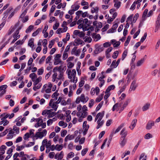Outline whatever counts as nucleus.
Returning <instances> with one entry per match:
<instances>
[{
	"instance_id": "1",
	"label": "nucleus",
	"mask_w": 160,
	"mask_h": 160,
	"mask_svg": "<svg viewBox=\"0 0 160 160\" xmlns=\"http://www.w3.org/2000/svg\"><path fill=\"white\" fill-rule=\"evenodd\" d=\"M67 72H68V77L69 79H70L71 82H72L75 84L73 85V89H75L76 87V85L75 83L78 81L77 78L76 77V72L75 69L72 70V71L70 70H67Z\"/></svg>"
},
{
	"instance_id": "2",
	"label": "nucleus",
	"mask_w": 160,
	"mask_h": 160,
	"mask_svg": "<svg viewBox=\"0 0 160 160\" xmlns=\"http://www.w3.org/2000/svg\"><path fill=\"white\" fill-rule=\"evenodd\" d=\"M60 69V67H56L53 69L52 72L54 73L52 75V82H55V79L58 76V73L56 72L57 71L59 72V70Z\"/></svg>"
},
{
	"instance_id": "3",
	"label": "nucleus",
	"mask_w": 160,
	"mask_h": 160,
	"mask_svg": "<svg viewBox=\"0 0 160 160\" xmlns=\"http://www.w3.org/2000/svg\"><path fill=\"white\" fill-rule=\"evenodd\" d=\"M47 133V131L46 129H44L42 132H37L34 137H37L42 138L43 137L45 136Z\"/></svg>"
},
{
	"instance_id": "4",
	"label": "nucleus",
	"mask_w": 160,
	"mask_h": 160,
	"mask_svg": "<svg viewBox=\"0 0 160 160\" xmlns=\"http://www.w3.org/2000/svg\"><path fill=\"white\" fill-rule=\"evenodd\" d=\"M49 106L51 107L53 110L56 111L58 107V105L57 104L55 103V102H53V100L52 99H51L50 100Z\"/></svg>"
},
{
	"instance_id": "5",
	"label": "nucleus",
	"mask_w": 160,
	"mask_h": 160,
	"mask_svg": "<svg viewBox=\"0 0 160 160\" xmlns=\"http://www.w3.org/2000/svg\"><path fill=\"white\" fill-rule=\"evenodd\" d=\"M61 56V54H57L54 58L55 61L54 62V64L55 65H57L59 63H61L62 61L60 60V58Z\"/></svg>"
},
{
	"instance_id": "6",
	"label": "nucleus",
	"mask_w": 160,
	"mask_h": 160,
	"mask_svg": "<svg viewBox=\"0 0 160 160\" xmlns=\"http://www.w3.org/2000/svg\"><path fill=\"white\" fill-rule=\"evenodd\" d=\"M160 28V14L158 16L156 21L155 32H157Z\"/></svg>"
},
{
	"instance_id": "7",
	"label": "nucleus",
	"mask_w": 160,
	"mask_h": 160,
	"mask_svg": "<svg viewBox=\"0 0 160 160\" xmlns=\"http://www.w3.org/2000/svg\"><path fill=\"white\" fill-rule=\"evenodd\" d=\"M104 48L102 45L98 46L95 49L94 53L96 54H98L103 50Z\"/></svg>"
},
{
	"instance_id": "8",
	"label": "nucleus",
	"mask_w": 160,
	"mask_h": 160,
	"mask_svg": "<svg viewBox=\"0 0 160 160\" xmlns=\"http://www.w3.org/2000/svg\"><path fill=\"white\" fill-rule=\"evenodd\" d=\"M80 97L81 99V102L84 103H86L88 101L89 99L88 97H85L84 94L83 93L81 94Z\"/></svg>"
},
{
	"instance_id": "9",
	"label": "nucleus",
	"mask_w": 160,
	"mask_h": 160,
	"mask_svg": "<svg viewBox=\"0 0 160 160\" xmlns=\"http://www.w3.org/2000/svg\"><path fill=\"white\" fill-rule=\"evenodd\" d=\"M127 142V139L126 138H123L122 137H121L120 139L119 143L122 147H123L125 146Z\"/></svg>"
},
{
	"instance_id": "10",
	"label": "nucleus",
	"mask_w": 160,
	"mask_h": 160,
	"mask_svg": "<svg viewBox=\"0 0 160 160\" xmlns=\"http://www.w3.org/2000/svg\"><path fill=\"white\" fill-rule=\"evenodd\" d=\"M128 131L126 130L125 128H123L120 132V134L121 135V137L123 138H126L128 134Z\"/></svg>"
},
{
	"instance_id": "11",
	"label": "nucleus",
	"mask_w": 160,
	"mask_h": 160,
	"mask_svg": "<svg viewBox=\"0 0 160 160\" xmlns=\"http://www.w3.org/2000/svg\"><path fill=\"white\" fill-rule=\"evenodd\" d=\"M137 87V85L136 83V82L134 80L132 82L131 85L129 90H131V91H134Z\"/></svg>"
},
{
	"instance_id": "12",
	"label": "nucleus",
	"mask_w": 160,
	"mask_h": 160,
	"mask_svg": "<svg viewBox=\"0 0 160 160\" xmlns=\"http://www.w3.org/2000/svg\"><path fill=\"white\" fill-rule=\"evenodd\" d=\"M154 124V122L153 121H149L147 123L146 128L147 129L150 130Z\"/></svg>"
},
{
	"instance_id": "13",
	"label": "nucleus",
	"mask_w": 160,
	"mask_h": 160,
	"mask_svg": "<svg viewBox=\"0 0 160 160\" xmlns=\"http://www.w3.org/2000/svg\"><path fill=\"white\" fill-rule=\"evenodd\" d=\"M137 122V119H134L132 120L131 122V125L129 126L131 130H133L135 127Z\"/></svg>"
},
{
	"instance_id": "14",
	"label": "nucleus",
	"mask_w": 160,
	"mask_h": 160,
	"mask_svg": "<svg viewBox=\"0 0 160 160\" xmlns=\"http://www.w3.org/2000/svg\"><path fill=\"white\" fill-rule=\"evenodd\" d=\"M104 111H103L101 112H99L96 115L97 116H98V122L99 121H101L103 117L104 116Z\"/></svg>"
},
{
	"instance_id": "15",
	"label": "nucleus",
	"mask_w": 160,
	"mask_h": 160,
	"mask_svg": "<svg viewBox=\"0 0 160 160\" xmlns=\"http://www.w3.org/2000/svg\"><path fill=\"white\" fill-rule=\"evenodd\" d=\"M75 136L74 135H68L65 138L64 140L65 142H67L68 140H71L74 139Z\"/></svg>"
},
{
	"instance_id": "16",
	"label": "nucleus",
	"mask_w": 160,
	"mask_h": 160,
	"mask_svg": "<svg viewBox=\"0 0 160 160\" xmlns=\"http://www.w3.org/2000/svg\"><path fill=\"white\" fill-rule=\"evenodd\" d=\"M150 104L149 103H147L145 104L142 107V110L143 111H145L148 110L149 108Z\"/></svg>"
},
{
	"instance_id": "17",
	"label": "nucleus",
	"mask_w": 160,
	"mask_h": 160,
	"mask_svg": "<svg viewBox=\"0 0 160 160\" xmlns=\"http://www.w3.org/2000/svg\"><path fill=\"white\" fill-rule=\"evenodd\" d=\"M12 9V8L10 9H7L6 11L5 12H4V15L2 18V19H3V20H5L7 18L8 15V13L10 12Z\"/></svg>"
},
{
	"instance_id": "18",
	"label": "nucleus",
	"mask_w": 160,
	"mask_h": 160,
	"mask_svg": "<svg viewBox=\"0 0 160 160\" xmlns=\"http://www.w3.org/2000/svg\"><path fill=\"white\" fill-rule=\"evenodd\" d=\"M115 88V86L114 85H112L109 86L106 91L105 93L109 92L111 90L114 89Z\"/></svg>"
},
{
	"instance_id": "19",
	"label": "nucleus",
	"mask_w": 160,
	"mask_h": 160,
	"mask_svg": "<svg viewBox=\"0 0 160 160\" xmlns=\"http://www.w3.org/2000/svg\"><path fill=\"white\" fill-rule=\"evenodd\" d=\"M145 59L144 58H142L140 60L138 61L136 64V66L139 67L145 61Z\"/></svg>"
},
{
	"instance_id": "20",
	"label": "nucleus",
	"mask_w": 160,
	"mask_h": 160,
	"mask_svg": "<svg viewBox=\"0 0 160 160\" xmlns=\"http://www.w3.org/2000/svg\"><path fill=\"white\" fill-rule=\"evenodd\" d=\"M42 80V77L41 76L39 77L35 80H34V82L33 83L34 85H37Z\"/></svg>"
},
{
	"instance_id": "21",
	"label": "nucleus",
	"mask_w": 160,
	"mask_h": 160,
	"mask_svg": "<svg viewBox=\"0 0 160 160\" xmlns=\"http://www.w3.org/2000/svg\"><path fill=\"white\" fill-rule=\"evenodd\" d=\"M19 33L18 30H16L15 32L13 33V37L14 38H16L18 39L20 37V35H18Z\"/></svg>"
},
{
	"instance_id": "22",
	"label": "nucleus",
	"mask_w": 160,
	"mask_h": 160,
	"mask_svg": "<svg viewBox=\"0 0 160 160\" xmlns=\"http://www.w3.org/2000/svg\"><path fill=\"white\" fill-rule=\"evenodd\" d=\"M97 122L98 125L96 127V128L98 129L103 125L104 123V121L103 120H102V121H99L98 122V120Z\"/></svg>"
},
{
	"instance_id": "23",
	"label": "nucleus",
	"mask_w": 160,
	"mask_h": 160,
	"mask_svg": "<svg viewBox=\"0 0 160 160\" xmlns=\"http://www.w3.org/2000/svg\"><path fill=\"white\" fill-rule=\"evenodd\" d=\"M33 41L34 39L33 38H31L29 41L28 45L31 48H32L34 46Z\"/></svg>"
},
{
	"instance_id": "24",
	"label": "nucleus",
	"mask_w": 160,
	"mask_h": 160,
	"mask_svg": "<svg viewBox=\"0 0 160 160\" xmlns=\"http://www.w3.org/2000/svg\"><path fill=\"white\" fill-rule=\"evenodd\" d=\"M49 110H50V111L49 112V113L48 114L49 118H52L56 115V112H52V109H50Z\"/></svg>"
},
{
	"instance_id": "25",
	"label": "nucleus",
	"mask_w": 160,
	"mask_h": 160,
	"mask_svg": "<svg viewBox=\"0 0 160 160\" xmlns=\"http://www.w3.org/2000/svg\"><path fill=\"white\" fill-rule=\"evenodd\" d=\"M131 100L130 99H128L125 101L123 104L122 107L121 108L122 110H123L125 108L129 103L130 102Z\"/></svg>"
},
{
	"instance_id": "26",
	"label": "nucleus",
	"mask_w": 160,
	"mask_h": 160,
	"mask_svg": "<svg viewBox=\"0 0 160 160\" xmlns=\"http://www.w3.org/2000/svg\"><path fill=\"white\" fill-rule=\"evenodd\" d=\"M33 26L32 25H30L27 29L25 32L27 33H30L31 32L32 30L33 29Z\"/></svg>"
},
{
	"instance_id": "27",
	"label": "nucleus",
	"mask_w": 160,
	"mask_h": 160,
	"mask_svg": "<svg viewBox=\"0 0 160 160\" xmlns=\"http://www.w3.org/2000/svg\"><path fill=\"white\" fill-rule=\"evenodd\" d=\"M58 125L60 126L63 127V128H65L67 126V124L62 121H60L58 123Z\"/></svg>"
},
{
	"instance_id": "28",
	"label": "nucleus",
	"mask_w": 160,
	"mask_h": 160,
	"mask_svg": "<svg viewBox=\"0 0 160 160\" xmlns=\"http://www.w3.org/2000/svg\"><path fill=\"white\" fill-rule=\"evenodd\" d=\"M124 124L122 123L119 126L117 129H116L115 131L114 132V134H115L116 133L119 132L121 129L123 127Z\"/></svg>"
},
{
	"instance_id": "29",
	"label": "nucleus",
	"mask_w": 160,
	"mask_h": 160,
	"mask_svg": "<svg viewBox=\"0 0 160 160\" xmlns=\"http://www.w3.org/2000/svg\"><path fill=\"white\" fill-rule=\"evenodd\" d=\"M41 30V29L38 28L32 34V36L33 37L36 36L40 32Z\"/></svg>"
},
{
	"instance_id": "30",
	"label": "nucleus",
	"mask_w": 160,
	"mask_h": 160,
	"mask_svg": "<svg viewBox=\"0 0 160 160\" xmlns=\"http://www.w3.org/2000/svg\"><path fill=\"white\" fill-rule=\"evenodd\" d=\"M29 77L31 78L32 81H34V79L37 78V76L35 73H33L30 74Z\"/></svg>"
},
{
	"instance_id": "31",
	"label": "nucleus",
	"mask_w": 160,
	"mask_h": 160,
	"mask_svg": "<svg viewBox=\"0 0 160 160\" xmlns=\"http://www.w3.org/2000/svg\"><path fill=\"white\" fill-rule=\"evenodd\" d=\"M74 42H75L78 45H79V44H82L83 41L80 40L79 38H77Z\"/></svg>"
},
{
	"instance_id": "32",
	"label": "nucleus",
	"mask_w": 160,
	"mask_h": 160,
	"mask_svg": "<svg viewBox=\"0 0 160 160\" xmlns=\"http://www.w3.org/2000/svg\"><path fill=\"white\" fill-rule=\"evenodd\" d=\"M104 94H102L100 95L98 97L96 98V101L97 102H100L103 98V95Z\"/></svg>"
},
{
	"instance_id": "33",
	"label": "nucleus",
	"mask_w": 160,
	"mask_h": 160,
	"mask_svg": "<svg viewBox=\"0 0 160 160\" xmlns=\"http://www.w3.org/2000/svg\"><path fill=\"white\" fill-rule=\"evenodd\" d=\"M79 7L80 6L79 5H73L72 6L71 8L75 11L78 10Z\"/></svg>"
},
{
	"instance_id": "34",
	"label": "nucleus",
	"mask_w": 160,
	"mask_h": 160,
	"mask_svg": "<svg viewBox=\"0 0 160 160\" xmlns=\"http://www.w3.org/2000/svg\"><path fill=\"white\" fill-rule=\"evenodd\" d=\"M87 121H85L84 122L83 124V129H87L88 130L89 128V125H87Z\"/></svg>"
},
{
	"instance_id": "35",
	"label": "nucleus",
	"mask_w": 160,
	"mask_h": 160,
	"mask_svg": "<svg viewBox=\"0 0 160 160\" xmlns=\"http://www.w3.org/2000/svg\"><path fill=\"white\" fill-rule=\"evenodd\" d=\"M121 2H120L116 1L114 4V7L116 8L117 9H118L120 6Z\"/></svg>"
},
{
	"instance_id": "36",
	"label": "nucleus",
	"mask_w": 160,
	"mask_h": 160,
	"mask_svg": "<svg viewBox=\"0 0 160 160\" xmlns=\"http://www.w3.org/2000/svg\"><path fill=\"white\" fill-rule=\"evenodd\" d=\"M127 53L128 51L127 50L124 51L123 52L121 58L122 60H124V59L127 56Z\"/></svg>"
},
{
	"instance_id": "37",
	"label": "nucleus",
	"mask_w": 160,
	"mask_h": 160,
	"mask_svg": "<svg viewBox=\"0 0 160 160\" xmlns=\"http://www.w3.org/2000/svg\"><path fill=\"white\" fill-rule=\"evenodd\" d=\"M131 37L130 36H128L127 39L126 40V41L124 45L125 46H127L128 45L130 40L131 39Z\"/></svg>"
},
{
	"instance_id": "38",
	"label": "nucleus",
	"mask_w": 160,
	"mask_h": 160,
	"mask_svg": "<svg viewBox=\"0 0 160 160\" xmlns=\"http://www.w3.org/2000/svg\"><path fill=\"white\" fill-rule=\"evenodd\" d=\"M99 8L98 7H96L95 8H92L91 9V12L92 13H94L96 12V13H98Z\"/></svg>"
},
{
	"instance_id": "39",
	"label": "nucleus",
	"mask_w": 160,
	"mask_h": 160,
	"mask_svg": "<svg viewBox=\"0 0 160 160\" xmlns=\"http://www.w3.org/2000/svg\"><path fill=\"white\" fill-rule=\"evenodd\" d=\"M83 23L84 24V25L83 24H82V25L81 27H82V28L83 27H85L86 26H87V24L88 22V19L87 18H85L84 19L83 21Z\"/></svg>"
},
{
	"instance_id": "40",
	"label": "nucleus",
	"mask_w": 160,
	"mask_h": 160,
	"mask_svg": "<svg viewBox=\"0 0 160 160\" xmlns=\"http://www.w3.org/2000/svg\"><path fill=\"white\" fill-rule=\"evenodd\" d=\"M33 88L34 91H36L37 89H39L42 86V84L41 83H39L37 86L36 85H34Z\"/></svg>"
},
{
	"instance_id": "41",
	"label": "nucleus",
	"mask_w": 160,
	"mask_h": 160,
	"mask_svg": "<svg viewBox=\"0 0 160 160\" xmlns=\"http://www.w3.org/2000/svg\"><path fill=\"white\" fill-rule=\"evenodd\" d=\"M103 101L101 102L97 106L96 109V112L98 111L102 107L103 105Z\"/></svg>"
},
{
	"instance_id": "42",
	"label": "nucleus",
	"mask_w": 160,
	"mask_h": 160,
	"mask_svg": "<svg viewBox=\"0 0 160 160\" xmlns=\"http://www.w3.org/2000/svg\"><path fill=\"white\" fill-rule=\"evenodd\" d=\"M13 129L17 134H18L19 132V128L17 127L15 125L13 126Z\"/></svg>"
},
{
	"instance_id": "43",
	"label": "nucleus",
	"mask_w": 160,
	"mask_h": 160,
	"mask_svg": "<svg viewBox=\"0 0 160 160\" xmlns=\"http://www.w3.org/2000/svg\"><path fill=\"white\" fill-rule=\"evenodd\" d=\"M92 23V22L90 21H88V23L87 26H86L85 27L83 28V31L88 30L89 29L88 28V27L89 26L90 24Z\"/></svg>"
},
{
	"instance_id": "44",
	"label": "nucleus",
	"mask_w": 160,
	"mask_h": 160,
	"mask_svg": "<svg viewBox=\"0 0 160 160\" xmlns=\"http://www.w3.org/2000/svg\"><path fill=\"white\" fill-rule=\"evenodd\" d=\"M63 152L62 151L60 152V153L58 156V160H61V159L63 158Z\"/></svg>"
},
{
	"instance_id": "45",
	"label": "nucleus",
	"mask_w": 160,
	"mask_h": 160,
	"mask_svg": "<svg viewBox=\"0 0 160 160\" xmlns=\"http://www.w3.org/2000/svg\"><path fill=\"white\" fill-rule=\"evenodd\" d=\"M62 148L63 147L62 145H58V144H57L56 145V149L58 151L61 150L62 149Z\"/></svg>"
},
{
	"instance_id": "46",
	"label": "nucleus",
	"mask_w": 160,
	"mask_h": 160,
	"mask_svg": "<svg viewBox=\"0 0 160 160\" xmlns=\"http://www.w3.org/2000/svg\"><path fill=\"white\" fill-rule=\"evenodd\" d=\"M14 30V28L12 27H11L10 29H9L8 31L7 35H10Z\"/></svg>"
},
{
	"instance_id": "47",
	"label": "nucleus",
	"mask_w": 160,
	"mask_h": 160,
	"mask_svg": "<svg viewBox=\"0 0 160 160\" xmlns=\"http://www.w3.org/2000/svg\"><path fill=\"white\" fill-rule=\"evenodd\" d=\"M74 155V154L73 152H71L69 153L67 155V159H68V158H71L73 157Z\"/></svg>"
},
{
	"instance_id": "48",
	"label": "nucleus",
	"mask_w": 160,
	"mask_h": 160,
	"mask_svg": "<svg viewBox=\"0 0 160 160\" xmlns=\"http://www.w3.org/2000/svg\"><path fill=\"white\" fill-rule=\"evenodd\" d=\"M147 36V33L145 32L144 33L143 36L141 38L140 42H143L146 38Z\"/></svg>"
},
{
	"instance_id": "49",
	"label": "nucleus",
	"mask_w": 160,
	"mask_h": 160,
	"mask_svg": "<svg viewBox=\"0 0 160 160\" xmlns=\"http://www.w3.org/2000/svg\"><path fill=\"white\" fill-rule=\"evenodd\" d=\"M88 150V148H85L83 149L81 152V154L82 156H84Z\"/></svg>"
},
{
	"instance_id": "50",
	"label": "nucleus",
	"mask_w": 160,
	"mask_h": 160,
	"mask_svg": "<svg viewBox=\"0 0 160 160\" xmlns=\"http://www.w3.org/2000/svg\"><path fill=\"white\" fill-rule=\"evenodd\" d=\"M7 87L8 86L6 85H4L1 86H0V92L1 91L4 90H6Z\"/></svg>"
},
{
	"instance_id": "51",
	"label": "nucleus",
	"mask_w": 160,
	"mask_h": 160,
	"mask_svg": "<svg viewBox=\"0 0 160 160\" xmlns=\"http://www.w3.org/2000/svg\"><path fill=\"white\" fill-rule=\"evenodd\" d=\"M29 156L28 154H25V155L21 158V160H28L29 158Z\"/></svg>"
},
{
	"instance_id": "52",
	"label": "nucleus",
	"mask_w": 160,
	"mask_h": 160,
	"mask_svg": "<svg viewBox=\"0 0 160 160\" xmlns=\"http://www.w3.org/2000/svg\"><path fill=\"white\" fill-rule=\"evenodd\" d=\"M59 67H60V69L59 70V72H62V73H63L66 69L67 68L66 66L62 68V66H60Z\"/></svg>"
},
{
	"instance_id": "53",
	"label": "nucleus",
	"mask_w": 160,
	"mask_h": 160,
	"mask_svg": "<svg viewBox=\"0 0 160 160\" xmlns=\"http://www.w3.org/2000/svg\"><path fill=\"white\" fill-rule=\"evenodd\" d=\"M147 156H145L144 153H142L139 158V160H141L142 158V160H146Z\"/></svg>"
},
{
	"instance_id": "54",
	"label": "nucleus",
	"mask_w": 160,
	"mask_h": 160,
	"mask_svg": "<svg viewBox=\"0 0 160 160\" xmlns=\"http://www.w3.org/2000/svg\"><path fill=\"white\" fill-rule=\"evenodd\" d=\"M44 72L43 69L42 68H40L38 69V75H41Z\"/></svg>"
},
{
	"instance_id": "55",
	"label": "nucleus",
	"mask_w": 160,
	"mask_h": 160,
	"mask_svg": "<svg viewBox=\"0 0 160 160\" xmlns=\"http://www.w3.org/2000/svg\"><path fill=\"white\" fill-rule=\"evenodd\" d=\"M139 17V14L138 13L136 14L134 16L133 18V20H132V22L133 23H135L136 20H137V18Z\"/></svg>"
},
{
	"instance_id": "56",
	"label": "nucleus",
	"mask_w": 160,
	"mask_h": 160,
	"mask_svg": "<svg viewBox=\"0 0 160 160\" xmlns=\"http://www.w3.org/2000/svg\"><path fill=\"white\" fill-rule=\"evenodd\" d=\"M152 135L151 134L148 133L145 135L144 138L145 139H148L152 138Z\"/></svg>"
},
{
	"instance_id": "57",
	"label": "nucleus",
	"mask_w": 160,
	"mask_h": 160,
	"mask_svg": "<svg viewBox=\"0 0 160 160\" xmlns=\"http://www.w3.org/2000/svg\"><path fill=\"white\" fill-rule=\"evenodd\" d=\"M118 51H116L114 52L112 55V58H116L118 56Z\"/></svg>"
},
{
	"instance_id": "58",
	"label": "nucleus",
	"mask_w": 160,
	"mask_h": 160,
	"mask_svg": "<svg viewBox=\"0 0 160 160\" xmlns=\"http://www.w3.org/2000/svg\"><path fill=\"white\" fill-rule=\"evenodd\" d=\"M35 144V142H29L28 143V144H26L25 146L26 147H31L33 145H34Z\"/></svg>"
},
{
	"instance_id": "59",
	"label": "nucleus",
	"mask_w": 160,
	"mask_h": 160,
	"mask_svg": "<svg viewBox=\"0 0 160 160\" xmlns=\"http://www.w3.org/2000/svg\"><path fill=\"white\" fill-rule=\"evenodd\" d=\"M52 57L51 55L49 56L47 58L46 60V63H48L49 62L50 63V61L51 60Z\"/></svg>"
},
{
	"instance_id": "60",
	"label": "nucleus",
	"mask_w": 160,
	"mask_h": 160,
	"mask_svg": "<svg viewBox=\"0 0 160 160\" xmlns=\"http://www.w3.org/2000/svg\"><path fill=\"white\" fill-rule=\"evenodd\" d=\"M49 112H50V110H45L42 112V115H48L49 113Z\"/></svg>"
},
{
	"instance_id": "61",
	"label": "nucleus",
	"mask_w": 160,
	"mask_h": 160,
	"mask_svg": "<svg viewBox=\"0 0 160 160\" xmlns=\"http://www.w3.org/2000/svg\"><path fill=\"white\" fill-rule=\"evenodd\" d=\"M132 18L133 15H130L127 18L126 22H128L129 23H130L131 22H132Z\"/></svg>"
},
{
	"instance_id": "62",
	"label": "nucleus",
	"mask_w": 160,
	"mask_h": 160,
	"mask_svg": "<svg viewBox=\"0 0 160 160\" xmlns=\"http://www.w3.org/2000/svg\"><path fill=\"white\" fill-rule=\"evenodd\" d=\"M30 137V135L29 133L27 132L25 134L24 136L23 137V138L24 140H26L28 139Z\"/></svg>"
},
{
	"instance_id": "63",
	"label": "nucleus",
	"mask_w": 160,
	"mask_h": 160,
	"mask_svg": "<svg viewBox=\"0 0 160 160\" xmlns=\"http://www.w3.org/2000/svg\"><path fill=\"white\" fill-rule=\"evenodd\" d=\"M59 24L58 22H56L53 26V28L54 30H56L59 26Z\"/></svg>"
},
{
	"instance_id": "64",
	"label": "nucleus",
	"mask_w": 160,
	"mask_h": 160,
	"mask_svg": "<svg viewBox=\"0 0 160 160\" xmlns=\"http://www.w3.org/2000/svg\"><path fill=\"white\" fill-rule=\"evenodd\" d=\"M45 58L46 56H43L39 61V64H41L44 61Z\"/></svg>"
}]
</instances>
